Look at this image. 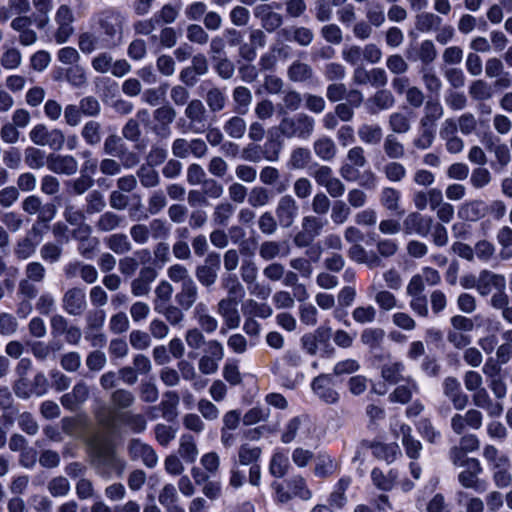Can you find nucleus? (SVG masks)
I'll return each instance as SVG.
<instances>
[{
  "instance_id": "f257e3e1",
  "label": "nucleus",
  "mask_w": 512,
  "mask_h": 512,
  "mask_svg": "<svg viewBox=\"0 0 512 512\" xmlns=\"http://www.w3.org/2000/svg\"><path fill=\"white\" fill-rule=\"evenodd\" d=\"M87 445L99 464L123 471L125 463L116 455L114 445L106 435H92L88 438Z\"/></svg>"
},
{
  "instance_id": "f03ea898",
  "label": "nucleus",
  "mask_w": 512,
  "mask_h": 512,
  "mask_svg": "<svg viewBox=\"0 0 512 512\" xmlns=\"http://www.w3.org/2000/svg\"><path fill=\"white\" fill-rule=\"evenodd\" d=\"M97 421L105 428H112L115 421L128 426L136 433L142 432L146 427V421L140 414H134L130 411L115 412L114 414L102 408L96 413Z\"/></svg>"
},
{
  "instance_id": "7ed1b4c3",
  "label": "nucleus",
  "mask_w": 512,
  "mask_h": 512,
  "mask_svg": "<svg viewBox=\"0 0 512 512\" xmlns=\"http://www.w3.org/2000/svg\"><path fill=\"white\" fill-rule=\"evenodd\" d=\"M103 152L106 155L117 157L124 168H132L139 163L136 153L129 151L123 139L115 134H109L103 143Z\"/></svg>"
},
{
  "instance_id": "20e7f679",
  "label": "nucleus",
  "mask_w": 512,
  "mask_h": 512,
  "mask_svg": "<svg viewBox=\"0 0 512 512\" xmlns=\"http://www.w3.org/2000/svg\"><path fill=\"white\" fill-rule=\"evenodd\" d=\"M30 140L39 146H49L52 150H61L65 143V135L60 129L48 130L44 124L35 125L29 132Z\"/></svg>"
},
{
  "instance_id": "39448f33",
  "label": "nucleus",
  "mask_w": 512,
  "mask_h": 512,
  "mask_svg": "<svg viewBox=\"0 0 512 512\" xmlns=\"http://www.w3.org/2000/svg\"><path fill=\"white\" fill-rule=\"evenodd\" d=\"M61 305L64 312L68 315L74 317L81 316L87 308L85 290L78 286L68 288L63 293Z\"/></svg>"
},
{
  "instance_id": "423d86ee",
  "label": "nucleus",
  "mask_w": 512,
  "mask_h": 512,
  "mask_svg": "<svg viewBox=\"0 0 512 512\" xmlns=\"http://www.w3.org/2000/svg\"><path fill=\"white\" fill-rule=\"evenodd\" d=\"M334 374L320 373L312 379L310 388L312 392L317 395L321 401L325 403H336L340 400L338 392L332 388L334 384Z\"/></svg>"
},
{
  "instance_id": "0eeeda50",
  "label": "nucleus",
  "mask_w": 512,
  "mask_h": 512,
  "mask_svg": "<svg viewBox=\"0 0 512 512\" xmlns=\"http://www.w3.org/2000/svg\"><path fill=\"white\" fill-rule=\"evenodd\" d=\"M98 25L106 36L114 38L122 31L123 17L113 8L105 9L98 14Z\"/></svg>"
},
{
  "instance_id": "6e6552de",
  "label": "nucleus",
  "mask_w": 512,
  "mask_h": 512,
  "mask_svg": "<svg viewBox=\"0 0 512 512\" xmlns=\"http://www.w3.org/2000/svg\"><path fill=\"white\" fill-rule=\"evenodd\" d=\"M47 168L56 174L70 176L78 171L79 165L72 155L50 154L47 157Z\"/></svg>"
},
{
  "instance_id": "1a4fd4ad",
  "label": "nucleus",
  "mask_w": 512,
  "mask_h": 512,
  "mask_svg": "<svg viewBox=\"0 0 512 512\" xmlns=\"http://www.w3.org/2000/svg\"><path fill=\"white\" fill-rule=\"evenodd\" d=\"M160 152L154 149L147 157V162L138 171V177L145 187H154L158 184V171L156 166L159 163Z\"/></svg>"
},
{
  "instance_id": "9d476101",
  "label": "nucleus",
  "mask_w": 512,
  "mask_h": 512,
  "mask_svg": "<svg viewBox=\"0 0 512 512\" xmlns=\"http://www.w3.org/2000/svg\"><path fill=\"white\" fill-rule=\"evenodd\" d=\"M406 233L416 232L418 235L428 236L433 225V219L428 216H422L419 212L409 213L403 221Z\"/></svg>"
},
{
  "instance_id": "9b49d317",
  "label": "nucleus",
  "mask_w": 512,
  "mask_h": 512,
  "mask_svg": "<svg viewBox=\"0 0 512 512\" xmlns=\"http://www.w3.org/2000/svg\"><path fill=\"white\" fill-rule=\"evenodd\" d=\"M488 213V205L483 200L464 202L457 211V217L465 221H477Z\"/></svg>"
},
{
  "instance_id": "f8f14e48",
  "label": "nucleus",
  "mask_w": 512,
  "mask_h": 512,
  "mask_svg": "<svg viewBox=\"0 0 512 512\" xmlns=\"http://www.w3.org/2000/svg\"><path fill=\"white\" fill-rule=\"evenodd\" d=\"M129 454L133 460H142L147 467H154L157 464V454L148 445L139 440H132L128 446Z\"/></svg>"
},
{
  "instance_id": "ddd939ff",
  "label": "nucleus",
  "mask_w": 512,
  "mask_h": 512,
  "mask_svg": "<svg viewBox=\"0 0 512 512\" xmlns=\"http://www.w3.org/2000/svg\"><path fill=\"white\" fill-rule=\"evenodd\" d=\"M297 214L296 201L291 195L282 196L276 207V216L281 226L288 227L292 224Z\"/></svg>"
},
{
  "instance_id": "4468645a",
  "label": "nucleus",
  "mask_w": 512,
  "mask_h": 512,
  "mask_svg": "<svg viewBox=\"0 0 512 512\" xmlns=\"http://www.w3.org/2000/svg\"><path fill=\"white\" fill-rule=\"evenodd\" d=\"M492 285L496 289H504L505 288V277L502 275H496L488 270H482L480 272V276L478 281H476V288L479 293L483 296L488 295L491 291Z\"/></svg>"
},
{
  "instance_id": "2eb2a0df",
  "label": "nucleus",
  "mask_w": 512,
  "mask_h": 512,
  "mask_svg": "<svg viewBox=\"0 0 512 512\" xmlns=\"http://www.w3.org/2000/svg\"><path fill=\"white\" fill-rule=\"evenodd\" d=\"M369 447L376 459L385 460L388 463L394 462L398 454H400L399 444L396 442L383 443L372 441L369 443Z\"/></svg>"
},
{
  "instance_id": "dca6fc26",
  "label": "nucleus",
  "mask_w": 512,
  "mask_h": 512,
  "mask_svg": "<svg viewBox=\"0 0 512 512\" xmlns=\"http://www.w3.org/2000/svg\"><path fill=\"white\" fill-rule=\"evenodd\" d=\"M32 5L35 9L34 23L38 29H44L50 22L53 0H32Z\"/></svg>"
},
{
  "instance_id": "f3484780",
  "label": "nucleus",
  "mask_w": 512,
  "mask_h": 512,
  "mask_svg": "<svg viewBox=\"0 0 512 512\" xmlns=\"http://www.w3.org/2000/svg\"><path fill=\"white\" fill-rule=\"evenodd\" d=\"M80 135L88 146H97L102 141V125L96 120L87 121L81 128Z\"/></svg>"
},
{
  "instance_id": "a211bd4d",
  "label": "nucleus",
  "mask_w": 512,
  "mask_h": 512,
  "mask_svg": "<svg viewBox=\"0 0 512 512\" xmlns=\"http://www.w3.org/2000/svg\"><path fill=\"white\" fill-rule=\"evenodd\" d=\"M286 485L292 497H299L301 500H310L312 493L307 486V480L301 476V474H296L289 479H286Z\"/></svg>"
},
{
  "instance_id": "6ab92c4d",
  "label": "nucleus",
  "mask_w": 512,
  "mask_h": 512,
  "mask_svg": "<svg viewBox=\"0 0 512 512\" xmlns=\"http://www.w3.org/2000/svg\"><path fill=\"white\" fill-rule=\"evenodd\" d=\"M47 491L54 498H64L71 491V483L66 476H54L47 482Z\"/></svg>"
},
{
  "instance_id": "aec40b11",
  "label": "nucleus",
  "mask_w": 512,
  "mask_h": 512,
  "mask_svg": "<svg viewBox=\"0 0 512 512\" xmlns=\"http://www.w3.org/2000/svg\"><path fill=\"white\" fill-rule=\"evenodd\" d=\"M124 218L115 212L106 211L102 213L95 223V228L99 232H110L122 226Z\"/></svg>"
},
{
  "instance_id": "412c9836",
  "label": "nucleus",
  "mask_w": 512,
  "mask_h": 512,
  "mask_svg": "<svg viewBox=\"0 0 512 512\" xmlns=\"http://www.w3.org/2000/svg\"><path fill=\"white\" fill-rule=\"evenodd\" d=\"M197 297V288L193 279L188 278L182 284V290L176 295V301L183 309H189Z\"/></svg>"
},
{
  "instance_id": "4be33fe9",
  "label": "nucleus",
  "mask_w": 512,
  "mask_h": 512,
  "mask_svg": "<svg viewBox=\"0 0 512 512\" xmlns=\"http://www.w3.org/2000/svg\"><path fill=\"white\" fill-rule=\"evenodd\" d=\"M290 462L287 455L281 452H275L271 455L269 462V473L272 477L283 478L286 475Z\"/></svg>"
},
{
  "instance_id": "5701e85b",
  "label": "nucleus",
  "mask_w": 512,
  "mask_h": 512,
  "mask_svg": "<svg viewBox=\"0 0 512 512\" xmlns=\"http://www.w3.org/2000/svg\"><path fill=\"white\" fill-rule=\"evenodd\" d=\"M139 123L144 126L146 133L152 132L158 135V127L160 120V108L155 109L151 115L148 110L142 109L137 113Z\"/></svg>"
},
{
  "instance_id": "b1692460",
  "label": "nucleus",
  "mask_w": 512,
  "mask_h": 512,
  "mask_svg": "<svg viewBox=\"0 0 512 512\" xmlns=\"http://www.w3.org/2000/svg\"><path fill=\"white\" fill-rule=\"evenodd\" d=\"M107 247L116 254H125L131 251L132 244L128 236L123 233H115L106 239Z\"/></svg>"
},
{
  "instance_id": "393cba45",
  "label": "nucleus",
  "mask_w": 512,
  "mask_h": 512,
  "mask_svg": "<svg viewBox=\"0 0 512 512\" xmlns=\"http://www.w3.org/2000/svg\"><path fill=\"white\" fill-rule=\"evenodd\" d=\"M287 73L291 82H305L312 77L313 71L310 65L296 60L288 67Z\"/></svg>"
},
{
  "instance_id": "a878e982",
  "label": "nucleus",
  "mask_w": 512,
  "mask_h": 512,
  "mask_svg": "<svg viewBox=\"0 0 512 512\" xmlns=\"http://www.w3.org/2000/svg\"><path fill=\"white\" fill-rule=\"evenodd\" d=\"M41 259L49 264H55L59 262L63 255V247L59 243L46 242L40 248Z\"/></svg>"
},
{
  "instance_id": "bb28decb",
  "label": "nucleus",
  "mask_w": 512,
  "mask_h": 512,
  "mask_svg": "<svg viewBox=\"0 0 512 512\" xmlns=\"http://www.w3.org/2000/svg\"><path fill=\"white\" fill-rule=\"evenodd\" d=\"M207 307L203 302H199L195 307V314L198 317V323L202 330L211 333L218 327V320L212 316H209Z\"/></svg>"
},
{
  "instance_id": "cd10ccee",
  "label": "nucleus",
  "mask_w": 512,
  "mask_h": 512,
  "mask_svg": "<svg viewBox=\"0 0 512 512\" xmlns=\"http://www.w3.org/2000/svg\"><path fill=\"white\" fill-rule=\"evenodd\" d=\"M19 428L27 435L34 436L39 431V424L31 412L24 411L16 416Z\"/></svg>"
},
{
  "instance_id": "c85d7f7f",
  "label": "nucleus",
  "mask_w": 512,
  "mask_h": 512,
  "mask_svg": "<svg viewBox=\"0 0 512 512\" xmlns=\"http://www.w3.org/2000/svg\"><path fill=\"white\" fill-rule=\"evenodd\" d=\"M25 164L31 169H40L47 165L45 152L35 147H27L24 151Z\"/></svg>"
},
{
  "instance_id": "c756f323",
  "label": "nucleus",
  "mask_w": 512,
  "mask_h": 512,
  "mask_svg": "<svg viewBox=\"0 0 512 512\" xmlns=\"http://www.w3.org/2000/svg\"><path fill=\"white\" fill-rule=\"evenodd\" d=\"M110 400L114 409L123 410L133 405L135 397L128 390L117 389L111 394Z\"/></svg>"
},
{
  "instance_id": "7c9ffc66",
  "label": "nucleus",
  "mask_w": 512,
  "mask_h": 512,
  "mask_svg": "<svg viewBox=\"0 0 512 512\" xmlns=\"http://www.w3.org/2000/svg\"><path fill=\"white\" fill-rule=\"evenodd\" d=\"M314 149L322 160H331L336 153L335 143L330 137L319 138L314 142Z\"/></svg>"
},
{
  "instance_id": "2f4dec72",
  "label": "nucleus",
  "mask_w": 512,
  "mask_h": 512,
  "mask_svg": "<svg viewBox=\"0 0 512 512\" xmlns=\"http://www.w3.org/2000/svg\"><path fill=\"white\" fill-rule=\"evenodd\" d=\"M262 455V449L260 447H249L247 443L242 444L238 449V459L241 465H253L256 463Z\"/></svg>"
},
{
  "instance_id": "473e14b6",
  "label": "nucleus",
  "mask_w": 512,
  "mask_h": 512,
  "mask_svg": "<svg viewBox=\"0 0 512 512\" xmlns=\"http://www.w3.org/2000/svg\"><path fill=\"white\" fill-rule=\"evenodd\" d=\"M426 114L421 118L420 125L428 126L431 125L434 127V123L437 119L442 117L443 107L441 106L439 100L432 101L428 100L426 103Z\"/></svg>"
},
{
  "instance_id": "72a5a7b5",
  "label": "nucleus",
  "mask_w": 512,
  "mask_h": 512,
  "mask_svg": "<svg viewBox=\"0 0 512 512\" xmlns=\"http://www.w3.org/2000/svg\"><path fill=\"white\" fill-rule=\"evenodd\" d=\"M100 39L93 32H82L78 36V47L84 54H91L99 48Z\"/></svg>"
},
{
  "instance_id": "f704fd0d",
  "label": "nucleus",
  "mask_w": 512,
  "mask_h": 512,
  "mask_svg": "<svg viewBox=\"0 0 512 512\" xmlns=\"http://www.w3.org/2000/svg\"><path fill=\"white\" fill-rule=\"evenodd\" d=\"M37 243H34L29 236L19 239L14 248V255L19 260L30 258L36 251Z\"/></svg>"
},
{
  "instance_id": "c9c22d12",
  "label": "nucleus",
  "mask_w": 512,
  "mask_h": 512,
  "mask_svg": "<svg viewBox=\"0 0 512 512\" xmlns=\"http://www.w3.org/2000/svg\"><path fill=\"white\" fill-rule=\"evenodd\" d=\"M403 430V446L405 449V453L409 459L417 460L420 457L421 450L423 448L422 443L419 440H415L413 436L410 435V428L407 426V434Z\"/></svg>"
},
{
  "instance_id": "e433bc0d",
  "label": "nucleus",
  "mask_w": 512,
  "mask_h": 512,
  "mask_svg": "<svg viewBox=\"0 0 512 512\" xmlns=\"http://www.w3.org/2000/svg\"><path fill=\"white\" fill-rule=\"evenodd\" d=\"M393 471L388 472V476L380 470L379 467H374L371 471V479L376 488L383 491H389L393 488V482L395 480V474L392 477Z\"/></svg>"
},
{
  "instance_id": "4c0bfd02",
  "label": "nucleus",
  "mask_w": 512,
  "mask_h": 512,
  "mask_svg": "<svg viewBox=\"0 0 512 512\" xmlns=\"http://www.w3.org/2000/svg\"><path fill=\"white\" fill-rule=\"evenodd\" d=\"M106 313L103 309H92L85 317V331H100L104 326Z\"/></svg>"
},
{
  "instance_id": "58836bf2",
  "label": "nucleus",
  "mask_w": 512,
  "mask_h": 512,
  "mask_svg": "<svg viewBox=\"0 0 512 512\" xmlns=\"http://www.w3.org/2000/svg\"><path fill=\"white\" fill-rule=\"evenodd\" d=\"M19 323L17 318L7 312L0 313V335L4 337H11L18 331Z\"/></svg>"
},
{
  "instance_id": "ea45409f",
  "label": "nucleus",
  "mask_w": 512,
  "mask_h": 512,
  "mask_svg": "<svg viewBox=\"0 0 512 512\" xmlns=\"http://www.w3.org/2000/svg\"><path fill=\"white\" fill-rule=\"evenodd\" d=\"M359 138L365 143H379L383 132L378 124H363L358 130Z\"/></svg>"
},
{
  "instance_id": "a19ab883",
  "label": "nucleus",
  "mask_w": 512,
  "mask_h": 512,
  "mask_svg": "<svg viewBox=\"0 0 512 512\" xmlns=\"http://www.w3.org/2000/svg\"><path fill=\"white\" fill-rule=\"evenodd\" d=\"M65 78L75 88H82L87 84L85 69L79 65H74L66 69Z\"/></svg>"
},
{
  "instance_id": "79ce46f5",
  "label": "nucleus",
  "mask_w": 512,
  "mask_h": 512,
  "mask_svg": "<svg viewBox=\"0 0 512 512\" xmlns=\"http://www.w3.org/2000/svg\"><path fill=\"white\" fill-rule=\"evenodd\" d=\"M441 18L436 16L431 12H422L419 13L416 17V29L421 32H427L433 29V27H438L441 23Z\"/></svg>"
},
{
  "instance_id": "37998d69",
  "label": "nucleus",
  "mask_w": 512,
  "mask_h": 512,
  "mask_svg": "<svg viewBox=\"0 0 512 512\" xmlns=\"http://www.w3.org/2000/svg\"><path fill=\"white\" fill-rule=\"evenodd\" d=\"M469 94L472 99L483 101L492 97V90L483 79H476V81L472 82L470 85Z\"/></svg>"
},
{
  "instance_id": "c03bdc74",
  "label": "nucleus",
  "mask_w": 512,
  "mask_h": 512,
  "mask_svg": "<svg viewBox=\"0 0 512 512\" xmlns=\"http://www.w3.org/2000/svg\"><path fill=\"white\" fill-rule=\"evenodd\" d=\"M106 207L103 194L98 190H93L86 196V212L88 214L100 213Z\"/></svg>"
},
{
  "instance_id": "a18cd8bd",
  "label": "nucleus",
  "mask_w": 512,
  "mask_h": 512,
  "mask_svg": "<svg viewBox=\"0 0 512 512\" xmlns=\"http://www.w3.org/2000/svg\"><path fill=\"white\" fill-rule=\"evenodd\" d=\"M385 336V332L379 328H368L364 329L361 333V342L368 345L370 350L379 348L380 342Z\"/></svg>"
},
{
  "instance_id": "49530a36",
  "label": "nucleus",
  "mask_w": 512,
  "mask_h": 512,
  "mask_svg": "<svg viewBox=\"0 0 512 512\" xmlns=\"http://www.w3.org/2000/svg\"><path fill=\"white\" fill-rule=\"evenodd\" d=\"M75 494L79 500H87L95 497L96 491L92 481L88 478H80L75 483Z\"/></svg>"
},
{
  "instance_id": "de8ad7c7",
  "label": "nucleus",
  "mask_w": 512,
  "mask_h": 512,
  "mask_svg": "<svg viewBox=\"0 0 512 512\" xmlns=\"http://www.w3.org/2000/svg\"><path fill=\"white\" fill-rule=\"evenodd\" d=\"M224 129L227 135L233 138H241L246 131L245 120L237 116L232 117L226 121Z\"/></svg>"
},
{
  "instance_id": "09e8293b",
  "label": "nucleus",
  "mask_w": 512,
  "mask_h": 512,
  "mask_svg": "<svg viewBox=\"0 0 512 512\" xmlns=\"http://www.w3.org/2000/svg\"><path fill=\"white\" fill-rule=\"evenodd\" d=\"M417 430L422 438L429 443L436 442L440 437V432L434 429V426L429 418H422L417 423Z\"/></svg>"
},
{
  "instance_id": "8fccbe9b",
  "label": "nucleus",
  "mask_w": 512,
  "mask_h": 512,
  "mask_svg": "<svg viewBox=\"0 0 512 512\" xmlns=\"http://www.w3.org/2000/svg\"><path fill=\"white\" fill-rule=\"evenodd\" d=\"M61 345L53 347L43 341H36L30 344L32 355L39 361H45L49 358L52 351L60 350Z\"/></svg>"
},
{
  "instance_id": "3c124183",
  "label": "nucleus",
  "mask_w": 512,
  "mask_h": 512,
  "mask_svg": "<svg viewBox=\"0 0 512 512\" xmlns=\"http://www.w3.org/2000/svg\"><path fill=\"white\" fill-rule=\"evenodd\" d=\"M56 30L53 38L58 45L68 42L75 33L74 23L55 22Z\"/></svg>"
},
{
  "instance_id": "603ef678",
  "label": "nucleus",
  "mask_w": 512,
  "mask_h": 512,
  "mask_svg": "<svg viewBox=\"0 0 512 512\" xmlns=\"http://www.w3.org/2000/svg\"><path fill=\"white\" fill-rule=\"evenodd\" d=\"M404 369L402 362H394L391 365H385L381 374L383 379L390 384H397L401 380V372Z\"/></svg>"
},
{
  "instance_id": "864d4df0",
  "label": "nucleus",
  "mask_w": 512,
  "mask_h": 512,
  "mask_svg": "<svg viewBox=\"0 0 512 512\" xmlns=\"http://www.w3.org/2000/svg\"><path fill=\"white\" fill-rule=\"evenodd\" d=\"M80 111L84 116L96 117L101 112L99 101L94 96H86L79 101Z\"/></svg>"
},
{
  "instance_id": "5fc2aeb1",
  "label": "nucleus",
  "mask_w": 512,
  "mask_h": 512,
  "mask_svg": "<svg viewBox=\"0 0 512 512\" xmlns=\"http://www.w3.org/2000/svg\"><path fill=\"white\" fill-rule=\"evenodd\" d=\"M22 55L16 48L7 49L1 56L0 63L5 69H16L20 66Z\"/></svg>"
},
{
  "instance_id": "6e6d98bb",
  "label": "nucleus",
  "mask_w": 512,
  "mask_h": 512,
  "mask_svg": "<svg viewBox=\"0 0 512 512\" xmlns=\"http://www.w3.org/2000/svg\"><path fill=\"white\" fill-rule=\"evenodd\" d=\"M20 192L15 186H5L0 189V207L8 209L19 199Z\"/></svg>"
},
{
  "instance_id": "4d7b16f0",
  "label": "nucleus",
  "mask_w": 512,
  "mask_h": 512,
  "mask_svg": "<svg viewBox=\"0 0 512 512\" xmlns=\"http://www.w3.org/2000/svg\"><path fill=\"white\" fill-rule=\"evenodd\" d=\"M187 117L193 123H203L205 119V107L200 100H192L186 107L185 111Z\"/></svg>"
},
{
  "instance_id": "13d9d810",
  "label": "nucleus",
  "mask_w": 512,
  "mask_h": 512,
  "mask_svg": "<svg viewBox=\"0 0 512 512\" xmlns=\"http://www.w3.org/2000/svg\"><path fill=\"white\" fill-rule=\"evenodd\" d=\"M26 280L32 282H42L46 276V269L41 262L33 261L25 267Z\"/></svg>"
},
{
  "instance_id": "bf43d9fd",
  "label": "nucleus",
  "mask_w": 512,
  "mask_h": 512,
  "mask_svg": "<svg viewBox=\"0 0 512 512\" xmlns=\"http://www.w3.org/2000/svg\"><path fill=\"white\" fill-rule=\"evenodd\" d=\"M384 150L386 155L391 159H399V157L404 156L403 144L397 141V138L393 135H388L385 138Z\"/></svg>"
},
{
  "instance_id": "052dcab7",
  "label": "nucleus",
  "mask_w": 512,
  "mask_h": 512,
  "mask_svg": "<svg viewBox=\"0 0 512 512\" xmlns=\"http://www.w3.org/2000/svg\"><path fill=\"white\" fill-rule=\"evenodd\" d=\"M179 453L186 462L192 463L196 460L198 449L193 441V437L189 436L186 440L181 441Z\"/></svg>"
},
{
  "instance_id": "680f3d73",
  "label": "nucleus",
  "mask_w": 512,
  "mask_h": 512,
  "mask_svg": "<svg viewBox=\"0 0 512 512\" xmlns=\"http://www.w3.org/2000/svg\"><path fill=\"white\" fill-rule=\"evenodd\" d=\"M400 192L395 188H384L381 194V202L389 211H396L399 207Z\"/></svg>"
},
{
  "instance_id": "e2e57ef3",
  "label": "nucleus",
  "mask_w": 512,
  "mask_h": 512,
  "mask_svg": "<svg viewBox=\"0 0 512 512\" xmlns=\"http://www.w3.org/2000/svg\"><path fill=\"white\" fill-rule=\"evenodd\" d=\"M60 365L67 372H76L81 366V356L75 351L64 353L60 358Z\"/></svg>"
},
{
  "instance_id": "0e129e2a",
  "label": "nucleus",
  "mask_w": 512,
  "mask_h": 512,
  "mask_svg": "<svg viewBox=\"0 0 512 512\" xmlns=\"http://www.w3.org/2000/svg\"><path fill=\"white\" fill-rule=\"evenodd\" d=\"M99 246V240L96 237H88L78 243L77 251L85 259H92Z\"/></svg>"
},
{
  "instance_id": "69168bd1",
  "label": "nucleus",
  "mask_w": 512,
  "mask_h": 512,
  "mask_svg": "<svg viewBox=\"0 0 512 512\" xmlns=\"http://www.w3.org/2000/svg\"><path fill=\"white\" fill-rule=\"evenodd\" d=\"M57 59L62 64L70 65L71 67L78 65V62L80 61V54L74 47L66 46L57 52Z\"/></svg>"
},
{
  "instance_id": "338daca9",
  "label": "nucleus",
  "mask_w": 512,
  "mask_h": 512,
  "mask_svg": "<svg viewBox=\"0 0 512 512\" xmlns=\"http://www.w3.org/2000/svg\"><path fill=\"white\" fill-rule=\"evenodd\" d=\"M109 329L114 334H121L129 329V319L124 312L114 314L109 321Z\"/></svg>"
},
{
  "instance_id": "774afa93",
  "label": "nucleus",
  "mask_w": 512,
  "mask_h": 512,
  "mask_svg": "<svg viewBox=\"0 0 512 512\" xmlns=\"http://www.w3.org/2000/svg\"><path fill=\"white\" fill-rule=\"evenodd\" d=\"M106 362V355L100 350H93L86 357V366L90 371H100L104 368Z\"/></svg>"
}]
</instances>
